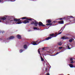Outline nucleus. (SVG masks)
Here are the masks:
<instances>
[{
  "label": "nucleus",
  "mask_w": 75,
  "mask_h": 75,
  "mask_svg": "<svg viewBox=\"0 0 75 75\" xmlns=\"http://www.w3.org/2000/svg\"><path fill=\"white\" fill-rule=\"evenodd\" d=\"M25 20H24L23 22V23H24V24H27V23H29L30 21H31L32 20H34V19H29L28 18H26V19Z\"/></svg>",
  "instance_id": "1"
},
{
  "label": "nucleus",
  "mask_w": 75,
  "mask_h": 75,
  "mask_svg": "<svg viewBox=\"0 0 75 75\" xmlns=\"http://www.w3.org/2000/svg\"><path fill=\"white\" fill-rule=\"evenodd\" d=\"M22 20H20V18L17 19V18H14V20H12L10 21L11 22V21H22Z\"/></svg>",
  "instance_id": "2"
},
{
  "label": "nucleus",
  "mask_w": 75,
  "mask_h": 75,
  "mask_svg": "<svg viewBox=\"0 0 75 75\" xmlns=\"http://www.w3.org/2000/svg\"><path fill=\"white\" fill-rule=\"evenodd\" d=\"M57 35V33H55V34H50V35L49 36H51V37H56Z\"/></svg>",
  "instance_id": "3"
},
{
  "label": "nucleus",
  "mask_w": 75,
  "mask_h": 75,
  "mask_svg": "<svg viewBox=\"0 0 75 75\" xmlns=\"http://www.w3.org/2000/svg\"><path fill=\"white\" fill-rule=\"evenodd\" d=\"M38 25L39 26H42V27H45V25L43 24V23H42L41 22H39Z\"/></svg>",
  "instance_id": "4"
},
{
  "label": "nucleus",
  "mask_w": 75,
  "mask_h": 75,
  "mask_svg": "<svg viewBox=\"0 0 75 75\" xmlns=\"http://www.w3.org/2000/svg\"><path fill=\"white\" fill-rule=\"evenodd\" d=\"M37 43H38V41H36V42H32V44H33L34 45H38L37 44Z\"/></svg>",
  "instance_id": "5"
},
{
  "label": "nucleus",
  "mask_w": 75,
  "mask_h": 75,
  "mask_svg": "<svg viewBox=\"0 0 75 75\" xmlns=\"http://www.w3.org/2000/svg\"><path fill=\"white\" fill-rule=\"evenodd\" d=\"M34 25L35 26H37L38 25V22L36 20H35L34 21Z\"/></svg>",
  "instance_id": "6"
},
{
  "label": "nucleus",
  "mask_w": 75,
  "mask_h": 75,
  "mask_svg": "<svg viewBox=\"0 0 75 75\" xmlns=\"http://www.w3.org/2000/svg\"><path fill=\"white\" fill-rule=\"evenodd\" d=\"M62 39L67 40V39H69V38L67 37L63 36L62 38Z\"/></svg>",
  "instance_id": "7"
},
{
  "label": "nucleus",
  "mask_w": 75,
  "mask_h": 75,
  "mask_svg": "<svg viewBox=\"0 0 75 75\" xmlns=\"http://www.w3.org/2000/svg\"><path fill=\"white\" fill-rule=\"evenodd\" d=\"M14 37L13 36H11L9 38H8L7 40H11L12 39H14Z\"/></svg>",
  "instance_id": "8"
},
{
  "label": "nucleus",
  "mask_w": 75,
  "mask_h": 75,
  "mask_svg": "<svg viewBox=\"0 0 75 75\" xmlns=\"http://www.w3.org/2000/svg\"><path fill=\"white\" fill-rule=\"evenodd\" d=\"M51 38H52V37L50 36L46 38L45 40H50Z\"/></svg>",
  "instance_id": "9"
},
{
  "label": "nucleus",
  "mask_w": 75,
  "mask_h": 75,
  "mask_svg": "<svg viewBox=\"0 0 75 75\" xmlns=\"http://www.w3.org/2000/svg\"><path fill=\"white\" fill-rule=\"evenodd\" d=\"M46 23L48 22V23H51V21L50 19L47 20L46 21Z\"/></svg>",
  "instance_id": "10"
},
{
  "label": "nucleus",
  "mask_w": 75,
  "mask_h": 75,
  "mask_svg": "<svg viewBox=\"0 0 75 75\" xmlns=\"http://www.w3.org/2000/svg\"><path fill=\"white\" fill-rule=\"evenodd\" d=\"M57 45H60V46L62 45V42H59L57 43Z\"/></svg>",
  "instance_id": "11"
},
{
  "label": "nucleus",
  "mask_w": 75,
  "mask_h": 75,
  "mask_svg": "<svg viewBox=\"0 0 75 75\" xmlns=\"http://www.w3.org/2000/svg\"><path fill=\"white\" fill-rule=\"evenodd\" d=\"M17 38H18V39H21V36L20 35H18L17 36Z\"/></svg>",
  "instance_id": "12"
},
{
  "label": "nucleus",
  "mask_w": 75,
  "mask_h": 75,
  "mask_svg": "<svg viewBox=\"0 0 75 75\" xmlns=\"http://www.w3.org/2000/svg\"><path fill=\"white\" fill-rule=\"evenodd\" d=\"M58 23L59 24H64V21H59Z\"/></svg>",
  "instance_id": "13"
},
{
  "label": "nucleus",
  "mask_w": 75,
  "mask_h": 75,
  "mask_svg": "<svg viewBox=\"0 0 75 75\" xmlns=\"http://www.w3.org/2000/svg\"><path fill=\"white\" fill-rule=\"evenodd\" d=\"M41 59V61H42V62H44V59H43V58H42V57L41 56H40Z\"/></svg>",
  "instance_id": "14"
},
{
  "label": "nucleus",
  "mask_w": 75,
  "mask_h": 75,
  "mask_svg": "<svg viewBox=\"0 0 75 75\" xmlns=\"http://www.w3.org/2000/svg\"><path fill=\"white\" fill-rule=\"evenodd\" d=\"M26 18H27L26 17H22V18H20V20H22V21L23 20H22V19H23V20H24V19H26Z\"/></svg>",
  "instance_id": "15"
},
{
  "label": "nucleus",
  "mask_w": 75,
  "mask_h": 75,
  "mask_svg": "<svg viewBox=\"0 0 75 75\" xmlns=\"http://www.w3.org/2000/svg\"><path fill=\"white\" fill-rule=\"evenodd\" d=\"M22 23V22H21V21H18L17 22V23H16V24H21Z\"/></svg>",
  "instance_id": "16"
},
{
  "label": "nucleus",
  "mask_w": 75,
  "mask_h": 75,
  "mask_svg": "<svg viewBox=\"0 0 75 75\" xmlns=\"http://www.w3.org/2000/svg\"><path fill=\"white\" fill-rule=\"evenodd\" d=\"M1 20H6V18L5 17L2 18Z\"/></svg>",
  "instance_id": "17"
},
{
  "label": "nucleus",
  "mask_w": 75,
  "mask_h": 75,
  "mask_svg": "<svg viewBox=\"0 0 75 75\" xmlns=\"http://www.w3.org/2000/svg\"><path fill=\"white\" fill-rule=\"evenodd\" d=\"M23 48H24V49H27V45H24L23 46Z\"/></svg>",
  "instance_id": "18"
},
{
  "label": "nucleus",
  "mask_w": 75,
  "mask_h": 75,
  "mask_svg": "<svg viewBox=\"0 0 75 75\" xmlns=\"http://www.w3.org/2000/svg\"><path fill=\"white\" fill-rule=\"evenodd\" d=\"M69 67H70V68H73L74 67L73 65L71 64H69Z\"/></svg>",
  "instance_id": "19"
},
{
  "label": "nucleus",
  "mask_w": 75,
  "mask_h": 75,
  "mask_svg": "<svg viewBox=\"0 0 75 75\" xmlns=\"http://www.w3.org/2000/svg\"><path fill=\"white\" fill-rule=\"evenodd\" d=\"M47 25H52V23H47L46 24Z\"/></svg>",
  "instance_id": "20"
},
{
  "label": "nucleus",
  "mask_w": 75,
  "mask_h": 75,
  "mask_svg": "<svg viewBox=\"0 0 75 75\" xmlns=\"http://www.w3.org/2000/svg\"><path fill=\"white\" fill-rule=\"evenodd\" d=\"M44 41V40H40V42H39V43H38V44L40 43V42H42V41Z\"/></svg>",
  "instance_id": "21"
},
{
  "label": "nucleus",
  "mask_w": 75,
  "mask_h": 75,
  "mask_svg": "<svg viewBox=\"0 0 75 75\" xmlns=\"http://www.w3.org/2000/svg\"><path fill=\"white\" fill-rule=\"evenodd\" d=\"M34 30H38V28L37 27H34L33 28Z\"/></svg>",
  "instance_id": "22"
},
{
  "label": "nucleus",
  "mask_w": 75,
  "mask_h": 75,
  "mask_svg": "<svg viewBox=\"0 0 75 75\" xmlns=\"http://www.w3.org/2000/svg\"><path fill=\"white\" fill-rule=\"evenodd\" d=\"M73 41V40L72 39H70L69 40V42H71Z\"/></svg>",
  "instance_id": "23"
},
{
  "label": "nucleus",
  "mask_w": 75,
  "mask_h": 75,
  "mask_svg": "<svg viewBox=\"0 0 75 75\" xmlns=\"http://www.w3.org/2000/svg\"><path fill=\"white\" fill-rule=\"evenodd\" d=\"M23 51V50H20V53H21V52H22Z\"/></svg>",
  "instance_id": "24"
},
{
  "label": "nucleus",
  "mask_w": 75,
  "mask_h": 75,
  "mask_svg": "<svg viewBox=\"0 0 75 75\" xmlns=\"http://www.w3.org/2000/svg\"><path fill=\"white\" fill-rule=\"evenodd\" d=\"M62 31L61 32H60L58 34L57 33V35H59V34H61V33H62Z\"/></svg>",
  "instance_id": "25"
},
{
  "label": "nucleus",
  "mask_w": 75,
  "mask_h": 75,
  "mask_svg": "<svg viewBox=\"0 0 75 75\" xmlns=\"http://www.w3.org/2000/svg\"><path fill=\"white\" fill-rule=\"evenodd\" d=\"M70 60V61H73V58H71Z\"/></svg>",
  "instance_id": "26"
},
{
  "label": "nucleus",
  "mask_w": 75,
  "mask_h": 75,
  "mask_svg": "<svg viewBox=\"0 0 75 75\" xmlns=\"http://www.w3.org/2000/svg\"><path fill=\"white\" fill-rule=\"evenodd\" d=\"M40 49H39L38 50V52L39 54H40Z\"/></svg>",
  "instance_id": "27"
},
{
  "label": "nucleus",
  "mask_w": 75,
  "mask_h": 75,
  "mask_svg": "<svg viewBox=\"0 0 75 75\" xmlns=\"http://www.w3.org/2000/svg\"><path fill=\"white\" fill-rule=\"evenodd\" d=\"M62 48V47H59V50H61Z\"/></svg>",
  "instance_id": "28"
},
{
  "label": "nucleus",
  "mask_w": 75,
  "mask_h": 75,
  "mask_svg": "<svg viewBox=\"0 0 75 75\" xmlns=\"http://www.w3.org/2000/svg\"><path fill=\"white\" fill-rule=\"evenodd\" d=\"M74 62L73 61H71V62H70V64H74Z\"/></svg>",
  "instance_id": "29"
},
{
  "label": "nucleus",
  "mask_w": 75,
  "mask_h": 75,
  "mask_svg": "<svg viewBox=\"0 0 75 75\" xmlns=\"http://www.w3.org/2000/svg\"><path fill=\"white\" fill-rule=\"evenodd\" d=\"M60 52H57V53L56 54V55H57V54H59V53H60Z\"/></svg>",
  "instance_id": "30"
},
{
  "label": "nucleus",
  "mask_w": 75,
  "mask_h": 75,
  "mask_svg": "<svg viewBox=\"0 0 75 75\" xmlns=\"http://www.w3.org/2000/svg\"><path fill=\"white\" fill-rule=\"evenodd\" d=\"M34 22L33 21V22H32L31 23V24H34Z\"/></svg>",
  "instance_id": "31"
},
{
  "label": "nucleus",
  "mask_w": 75,
  "mask_h": 75,
  "mask_svg": "<svg viewBox=\"0 0 75 75\" xmlns=\"http://www.w3.org/2000/svg\"><path fill=\"white\" fill-rule=\"evenodd\" d=\"M45 47H43L42 48V50H44L45 49Z\"/></svg>",
  "instance_id": "32"
},
{
  "label": "nucleus",
  "mask_w": 75,
  "mask_h": 75,
  "mask_svg": "<svg viewBox=\"0 0 75 75\" xmlns=\"http://www.w3.org/2000/svg\"><path fill=\"white\" fill-rule=\"evenodd\" d=\"M46 75H50V73H47V74H46Z\"/></svg>",
  "instance_id": "33"
},
{
  "label": "nucleus",
  "mask_w": 75,
  "mask_h": 75,
  "mask_svg": "<svg viewBox=\"0 0 75 75\" xmlns=\"http://www.w3.org/2000/svg\"><path fill=\"white\" fill-rule=\"evenodd\" d=\"M47 69H47V68H45V71H47Z\"/></svg>",
  "instance_id": "34"
},
{
  "label": "nucleus",
  "mask_w": 75,
  "mask_h": 75,
  "mask_svg": "<svg viewBox=\"0 0 75 75\" xmlns=\"http://www.w3.org/2000/svg\"><path fill=\"white\" fill-rule=\"evenodd\" d=\"M68 49H71V48H70V47H69V46H68Z\"/></svg>",
  "instance_id": "35"
},
{
  "label": "nucleus",
  "mask_w": 75,
  "mask_h": 75,
  "mask_svg": "<svg viewBox=\"0 0 75 75\" xmlns=\"http://www.w3.org/2000/svg\"><path fill=\"white\" fill-rule=\"evenodd\" d=\"M4 33V31L2 32V33Z\"/></svg>",
  "instance_id": "36"
},
{
  "label": "nucleus",
  "mask_w": 75,
  "mask_h": 75,
  "mask_svg": "<svg viewBox=\"0 0 75 75\" xmlns=\"http://www.w3.org/2000/svg\"><path fill=\"white\" fill-rule=\"evenodd\" d=\"M59 19H60V20H62V18H60Z\"/></svg>",
  "instance_id": "37"
},
{
  "label": "nucleus",
  "mask_w": 75,
  "mask_h": 75,
  "mask_svg": "<svg viewBox=\"0 0 75 75\" xmlns=\"http://www.w3.org/2000/svg\"><path fill=\"white\" fill-rule=\"evenodd\" d=\"M74 21L75 22V19L74 20Z\"/></svg>",
  "instance_id": "38"
},
{
  "label": "nucleus",
  "mask_w": 75,
  "mask_h": 75,
  "mask_svg": "<svg viewBox=\"0 0 75 75\" xmlns=\"http://www.w3.org/2000/svg\"><path fill=\"white\" fill-rule=\"evenodd\" d=\"M70 17L71 18H72L73 17H72V16H70Z\"/></svg>",
  "instance_id": "39"
},
{
  "label": "nucleus",
  "mask_w": 75,
  "mask_h": 75,
  "mask_svg": "<svg viewBox=\"0 0 75 75\" xmlns=\"http://www.w3.org/2000/svg\"><path fill=\"white\" fill-rule=\"evenodd\" d=\"M1 20H0V23H1Z\"/></svg>",
  "instance_id": "40"
},
{
  "label": "nucleus",
  "mask_w": 75,
  "mask_h": 75,
  "mask_svg": "<svg viewBox=\"0 0 75 75\" xmlns=\"http://www.w3.org/2000/svg\"><path fill=\"white\" fill-rule=\"evenodd\" d=\"M0 2H1V0H0Z\"/></svg>",
  "instance_id": "41"
},
{
  "label": "nucleus",
  "mask_w": 75,
  "mask_h": 75,
  "mask_svg": "<svg viewBox=\"0 0 75 75\" xmlns=\"http://www.w3.org/2000/svg\"><path fill=\"white\" fill-rule=\"evenodd\" d=\"M54 23H55V21H53Z\"/></svg>",
  "instance_id": "42"
},
{
  "label": "nucleus",
  "mask_w": 75,
  "mask_h": 75,
  "mask_svg": "<svg viewBox=\"0 0 75 75\" xmlns=\"http://www.w3.org/2000/svg\"><path fill=\"white\" fill-rule=\"evenodd\" d=\"M61 31V30H60L59 31H59Z\"/></svg>",
  "instance_id": "43"
},
{
  "label": "nucleus",
  "mask_w": 75,
  "mask_h": 75,
  "mask_svg": "<svg viewBox=\"0 0 75 75\" xmlns=\"http://www.w3.org/2000/svg\"><path fill=\"white\" fill-rule=\"evenodd\" d=\"M40 54V55H41V54Z\"/></svg>",
  "instance_id": "44"
},
{
  "label": "nucleus",
  "mask_w": 75,
  "mask_h": 75,
  "mask_svg": "<svg viewBox=\"0 0 75 75\" xmlns=\"http://www.w3.org/2000/svg\"><path fill=\"white\" fill-rule=\"evenodd\" d=\"M0 33H1V32H0Z\"/></svg>",
  "instance_id": "45"
}]
</instances>
